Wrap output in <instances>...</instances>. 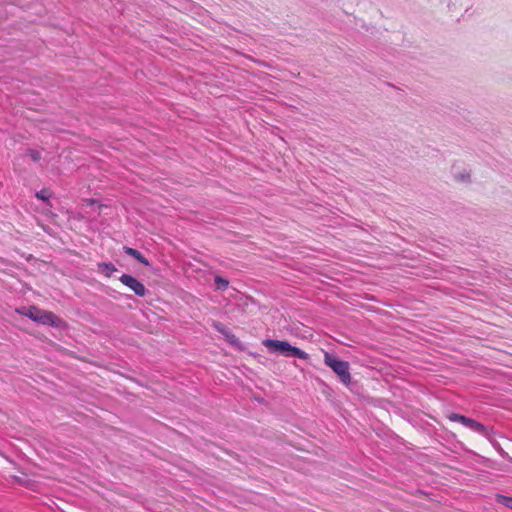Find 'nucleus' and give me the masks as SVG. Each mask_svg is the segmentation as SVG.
I'll list each match as a JSON object with an SVG mask.
<instances>
[{"label": "nucleus", "instance_id": "1", "mask_svg": "<svg viewBox=\"0 0 512 512\" xmlns=\"http://www.w3.org/2000/svg\"><path fill=\"white\" fill-rule=\"evenodd\" d=\"M263 345L270 353H279L285 357H295L302 360H308L309 354L302 349L292 346L286 340L265 339Z\"/></svg>", "mask_w": 512, "mask_h": 512}, {"label": "nucleus", "instance_id": "2", "mask_svg": "<svg viewBox=\"0 0 512 512\" xmlns=\"http://www.w3.org/2000/svg\"><path fill=\"white\" fill-rule=\"evenodd\" d=\"M324 363L331 368L345 385L351 383V374L349 372V363L336 358L334 355L326 352L324 354Z\"/></svg>", "mask_w": 512, "mask_h": 512}, {"label": "nucleus", "instance_id": "3", "mask_svg": "<svg viewBox=\"0 0 512 512\" xmlns=\"http://www.w3.org/2000/svg\"><path fill=\"white\" fill-rule=\"evenodd\" d=\"M26 316L33 320L34 322L49 325L52 327H57L59 325V322L61 321L58 316H56L51 311L41 310L35 306H31L28 310V313H26Z\"/></svg>", "mask_w": 512, "mask_h": 512}, {"label": "nucleus", "instance_id": "4", "mask_svg": "<svg viewBox=\"0 0 512 512\" xmlns=\"http://www.w3.org/2000/svg\"><path fill=\"white\" fill-rule=\"evenodd\" d=\"M447 418L452 422H459L466 428L480 434L486 436L488 434V430L486 426H484L482 423L471 419L469 417H466L464 415L458 414V413H450Z\"/></svg>", "mask_w": 512, "mask_h": 512}, {"label": "nucleus", "instance_id": "5", "mask_svg": "<svg viewBox=\"0 0 512 512\" xmlns=\"http://www.w3.org/2000/svg\"><path fill=\"white\" fill-rule=\"evenodd\" d=\"M120 282L131 289L137 296L144 297L147 293V289L143 283H141L135 277L129 274H123L119 278Z\"/></svg>", "mask_w": 512, "mask_h": 512}, {"label": "nucleus", "instance_id": "6", "mask_svg": "<svg viewBox=\"0 0 512 512\" xmlns=\"http://www.w3.org/2000/svg\"><path fill=\"white\" fill-rule=\"evenodd\" d=\"M123 250L124 252L133 257L134 259H136L139 263L145 265V266H149L150 265V262L148 261V259L146 257H144L141 252H139L137 249H134V248H131V247H127V246H124L123 247Z\"/></svg>", "mask_w": 512, "mask_h": 512}, {"label": "nucleus", "instance_id": "7", "mask_svg": "<svg viewBox=\"0 0 512 512\" xmlns=\"http://www.w3.org/2000/svg\"><path fill=\"white\" fill-rule=\"evenodd\" d=\"M98 269L101 273L110 277L115 271H117L115 265L111 262H102L98 264Z\"/></svg>", "mask_w": 512, "mask_h": 512}, {"label": "nucleus", "instance_id": "8", "mask_svg": "<svg viewBox=\"0 0 512 512\" xmlns=\"http://www.w3.org/2000/svg\"><path fill=\"white\" fill-rule=\"evenodd\" d=\"M215 289L219 291H225L229 286V281L220 275L214 276Z\"/></svg>", "mask_w": 512, "mask_h": 512}, {"label": "nucleus", "instance_id": "9", "mask_svg": "<svg viewBox=\"0 0 512 512\" xmlns=\"http://www.w3.org/2000/svg\"><path fill=\"white\" fill-rule=\"evenodd\" d=\"M212 327L219 333H221L224 336V339L228 338V336L232 333L231 330H229L225 325H223L221 322L213 321Z\"/></svg>", "mask_w": 512, "mask_h": 512}, {"label": "nucleus", "instance_id": "10", "mask_svg": "<svg viewBox=\"0 0 512 512\" xmlns=\"http://www.w3.org/2000/svg\"><path fill=\"white\" fill-rule=\"evenodd\" d=\"M496 499H497L498 503L504 505L507 508L512 509V497L497 494Z\"/></svg>", "mask_w": 512, "mask_h": 512}, {"label": "nucleus", "instance_id": "11", "mask_svg": "<svg viewBox=\"0 0 512 512\" xmlns=\"http://www.w3.org/2000/svg\"><path fill=\"white\" fill-rule=\"evenodd\" d=\"M231 346L233 347H236V348H240L241 347V342L239 341V339L236 337L235 334L231 333L228 338L225 339Z\"/></svg>", "mask_w": 512, "mask_h": 512}, {"label": "nucleus", "instance_id": "12", "mask_svg": "<svg viewBox=\"0 0 512 512\" xmlns=\"http://www.w3.org/2000/svg\"><path fill=\"white\" fill-rule=\"evenodd\" d=\"M36 197L42 201H47L51 197V192L48 189H42L36 193Z\"/></svg>", "mask_w": 512, "mask_h": 512}, {"label": "nucleus", "instance_id": "13", "mask_svg": "<svg viewBox=\"0 0 512 512\" xmlns=\"http://www.w3.org/2000/svg\"><path fill=\"white\" fill-rule=\"evenodd\" d=\"M27 154L31 157V159L35 162H38L40 161L41 159V154L39 151L37 150H34V149H28L27 150Z\"/></svg>", "mask_w": 512, "mask_h": 512}]
</instances>
